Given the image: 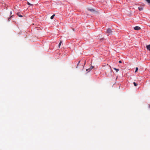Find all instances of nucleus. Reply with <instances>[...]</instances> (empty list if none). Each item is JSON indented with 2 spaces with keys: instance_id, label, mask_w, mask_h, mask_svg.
Returning <instances> with one entry per match:
<instances>
[{
  "instance_id": "16",
  "label": "nucleus",
  "mask_w": 150,
  "mask_h": 150,
  "mask_svg": "<svg viewBox=\"0 0 150 150\" xmlns=\"http://www.w3.org/2000/svg\"><path fill=\"white\" fill-rule=\"evenodd\" d=\"M10 19V18H9L8 19V21H9V19Z\"/></svg>"
},
{
  "instance_id": "4",
  "label": "nucleus",
  "mask_w": 150,
  "mask_h": 150,
  "mask_svg": "<svg viewBox=\"0 0 150 150\" xmlns=\"http://www.w3.org/2000/svg\"><path fill=\"white\" fill-rule=\"evenodd\" d=\"M134 29L135 30H138L140 29V28L139 26H136Z\"/></svg>"
},
{
  "instance_id": "5",
  "label": "nucleus",
  "mask_w": 150,
  "mask_h": 150,
  "mask_svg": "<svg viewBox=\"0 0 150 150\" xmlns=\"http://www.w3.org/2000/svg\"><path fill=\"white\" fill-rule=\"evenodd\" d=\"M138 8L139 9V10L140 11H142L143 10V8L141 6L139 7H138Z\"/></svg>"
},
{
  "instance_id": "6",
  "label": "nucleus",
  "mask_w": 150,
  "mask_h": 150,
  "mask_svg": "<svg viewBox=\"0 0 150 150\" xmlns=\"http://www.w3.org/2000/svg\"><path fill=\"white\" fill-rule=\"evenodd\" d=\"M146 47L147 50L150 51V45L146 46Z\"/></svg>"
},
{
  "instance_id": "18",
  "label": "nucleus",
  "mask_w": 150,
  "mask_h": 150,
  "mask_svg": "<svg viewBox=\"0 0 150 150\" xmlns=\"http://www.w3.org/2000/svg\"><path fill=\"white\" fill-rule=\"evenodd\" d=\"M149 108H150V104L149 105Z\"/></svg>"
},
{
  "instance_id": "9",
  "label": "nucleus",
  "mask_w": 150,
  "mask_h": 150,
  "mask_svg": "<svg viewBox=\"0 0 150 150\" xmlns=\"http://www.w3.org/2000/svg\"><path fill=\"white\" fill-rule=\"evenodd\" d=\"M113 69L116 71V72H117L118 71H119V69H116V68H113Z\"/></svg>"
},
{
  "instance_id": "14",
  "label": "nucleus",
  "mask_w": 150,
  "mask_h": 150,
  "mask_svg": "<svg viewBox=\"0 0 150 150\" xmlns=\"http://www.w3.org/2000/svg\"><path fill=\"white\" fill-rule=\"evenodd\" d=\"M119 63H122V61H120H120H119Z\"/></svg>"
},
{
  "instance_id": "15",
  "label": "nucleus",
  "mask_w": 150,
  "mask_h": 150,
  "mask_svg": "<svg viewBox=\"0 0 150 150\" xmlns=\"http://www.w3.org/2000/svg\"><path fill=\"white\" fill-rule=\"evenodd\" d=\"M10 14H12V11H11L10 12Z\"/></svg>"
},
{
  "instance_id": "8",
  "label": "nucleus",
  "mask_w": 150,
  "mask_h": 150,
  "mask_svg": "<svg viewBox=\"0 0 150 150\" xmlns=\"http://www.w3.org/2000/svg\"><path fill=\"white\" fill-rule=\"evenodd\" d=\"M55 15L54 14L53 15H52L50 17V19H52L55 16Z\"/></svg>"
},
{
  "instance_id": "11",
  "label": "nucleus",
  "mask_w": 150,
  "mask_h": 150,
  "mask_svg": "<svg viewBox=\"0 0 150 150\" xmlns=\"http://www.w3.org/2000/svg\"><path fill=\"white\" fill-rule=\"evenodd\" d=\"M27 4L28 5H29L31 6H33V5L32 4H31L29 2H27Z\"/></svg>"
},
{
  "instance_id": "1",
  "label": "nucleus",
  "mask_w": 150,
  "mask_h": 150,
  "mask_svg": "<svg viewBox=\"0 0 150 150\" xmlns=\"http://www.w3.org/2000/svg\"><path fill=\"white\" fill-rule=\"evenodd\" d=\"M105 32L106 33L108 34V35H109L112 33V31L110 28H108V29H106Z\"/></svg>"
},
{
  "instance_id": "12",
  "label": "nucleus",
  "mask_w": 150,
  "mask_h": 150,
  "mask_svg": "<svg viewBox=\"0 0 150 150\" xmlns=\"http://www.w3.org/2000/svg\"><path fill=\"white\" fill-rule=\"evenodd\" d=\"M61 43H62V41H61L59 42V45H58V46H59V47H60V45H61Z\"/></svg>"
},
{
  "instance_id": "2",
  "label": "nucleus",
  "mask_w": 150,
  "mask_h": 150,
  "mask_svg": "<svg viewBox=\"0 0 150 150\" xmlns=\"http://www.w3.org/2000/svg\"><path fill=\"white\" fill-rule=\"evenodd\" d=\"M88 10L92 13H95L96 12V11L93 9L88 8Z\"/></svg>"
},
{
  "instance_id": "7",
  "label": "nucleus",
  "mask_w": 150,
  "mask_h": 150,
  "mask_svg": "<svg viewBox=\"0 0 150 150\" xmlns=\"http://www.w3.org/2000/svg\"><path fill=\"white\" fill-rule=\"evenodd\" d=\"M17 15L19 17H23L21 15L20 13H17Z\"/></svg>"
},
{
  "instance_id": "3",
  "label": "nucleus",
  "mask_w": 150,
  "mask_h": 150,
  "mask_svg": "<svg viewBox=\"0 0 150 150\" xmlns=\"http://www.w3.org/2000/svg\"><path fill=\"white\" fill-rule=\"evenodd\" d=\"M94 68V67L93 66H91L90 68L88 69H87L86 70V71H88V72H89L92 69Z\"/></svg>"
},
{
  "instance_id": "13",
  "label": "nucleus",
  "mask_w": 150,
  "mask_h": 150,
  "mask_svg": "<svg viewBox=\"0 0 150 150\" xmlns=\"http://www.w3.org/2000/svg\"><path fill=\"white\" fill-rule=\"evenodd\" d=\"M138 68L136 67V70H135V72H137L138 70Z\"/></svg>"
},
{
  "instance_id": "17",
  "label": "nucleus",
  "mask_w": 150,
  "mask_h": 150,
  "mask_svg": "<svg viewBox=\"0 0 150 150\" xmlns=\"http://www.w3.org/2000/svg\"><path fill=\"white\" fill-rule=\"evenodd\" d=\"M80 61H79V62L78 63V64H79L80 63Z\"/></svg>"
},
{
  "instance_id": "10",
  "label": "nucleus",
  "mask_w": 150,
  "mask_h": 150,
  "mask_svg": "<svg viewBox=\"0 0 150 150\" xmlns=\"http://www.w3.org/2000/svg\"><path fill=\"white\" fill-rule=\"evenodd\" d=\"M133 83L135 86H137L138 85V84L136 83L135 82H134Z\"/></svg>"
}]
</instances>
